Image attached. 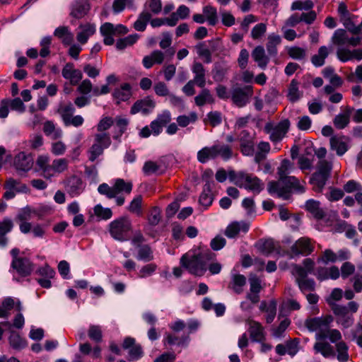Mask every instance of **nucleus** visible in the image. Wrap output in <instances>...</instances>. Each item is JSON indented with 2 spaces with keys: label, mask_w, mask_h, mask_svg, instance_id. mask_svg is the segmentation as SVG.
Wrapping results in <instances>:
<instances>
[{
  "label": "nucleus",
  "mask_w": 362,
  "mask_h": 362,
  "mask_svg": "<svg viewBox=\"0 0 362 362\" xmlns=\"http://www.w3.org/2000/svg\"><path fill=\"white\" fill-rule=\"evenodd\" d=\"M330 49L326 46H321L317 53L311 57V62L315 66H322L325 63V59L328 57Z\"/></svg>",
  "instance_id": "79ce46f5"
},
{
  "label": "nucleus",
  "mask_w": 362,
  "mask_h": 362,
  "mask_svg": "<svg viewBox=\"0 0 362 362\" xmlns=\"http://www.w3.org/2000/svg\"><path fill=\"white\" fill-rule=\"evenodd\" d=\"M252 94L253 89L251 86H246L243 88L238 87L233 89L231 99L237 106L243 107Z\"/></svg>",
  "instance_id": "f8f14e48"
},
{
  "label": "nucleus",
  "mask_w": 362,
  "mask_h": 362,
  "mask_svg": "<svg viewBox=\"0 0 362 362\" xmlns=\"http://www.w3.org/2000/svg\"><path fill=\"white\" fill-rule=\"evenodd\" d=\"M69 163L66 158L54 159L51 163L50 178L56 174H61L68 169Z\"/></svg>",
  "instance_id": "37998d69"
},
{
  "label": "nucleus",
  "mask_w": 362,
  "mask_h": 362,
  "mask_svg": "<svg viewBox=\"0 0 362 362\" xmlns=\"http://www.w3.org/2000/svg\"><path fill=\"white\" fill-rule=\"evenodd\" d=\"M13 166L18 173H27L33 166V158L30 153L19 152L13 159Z\"/></svg>",
  "instance_id": "9d476101"
},
{
  "label": "nucleus",
  "mask_w": 362,
  "mask_h": 362,
  "mask_svg": "<svg viewBox=\"0 0 362 362\" xmlns=\"http://www.w3.org/2000/svg\"><path fill=\"white\" fill-rule=\"evenodd\" d=\"M90 9L89 4L86 1H76L72 7L71 15L76 18L85 16Z\"/></svg>",
  "instance_id": "c03bdc74"
},
{
  "label": "nucleus",
  "mask_w": 362,
  "mask_h": 362,
  "mask_svg": "<svg viewBox=\"0 0 362 362\" xmlns=\"http://www.w3.org/2000/svg\"><path fill=\"white\" fill-rule=\"evenodd\" d=\"M33 211L28 208L23 209L17 214L16 220L18 222L19 229L22 233L26 234L31 231L32 224L28 222L31 219Z\"/></svg>",
  "instance_id": "f3484780"
},
{
  "label": "nucleus",
  "mask_w": 362,
  "mask_h": 362,
  "mask_svg": "<svg viewBox=\"0 0 362 362\" xmlns=\"http://www.w3.org/2000/svg\"><path fill=\"white\" fill-rule=\"evenodd\" d=\"M10 345L15 349H21L26 346V341L16 332H11L9 337Z\"/></svg>",
  "instance_id": "338daca9"
},
{
  "label": "nucleus",
  "mask_w": 362,
  "mask_h": 362,
  "mask_svg": "<svg viewBox=\"0 0 362 362\" xmlns=\"http://www.w3.org/2000/svg\"><path fill=\"white\" fill-rule=\"evenodd\" d=\"M95 33V24H92L90 23L81 24L78 26V32L76 35V40L79 43L84 45L88 42L89 37L93 35Z\"/></svg>",
  "instance_id": "cd10ccee"
},
{
  "label": "nucleus",
  "mask_w": 362,
  "mask_h": 362,
  "mask_svg": "<svg viewBox=\"0 0 362 362\" xmlns=\"http://www.w3.org/2000/svg\"><path fill=\"white\" fill-rule=\"evenodd\" d=\"M122 348L128 350L129 360H138L143 356L142 347L140 344L136 343L135 339L132 337H126L122 344Z\"/></svg>",
  "instance_id": "2eb2a0df"
},
{
  "label": "nucleus",
  "mask_w": 362,
  "mask_h": 362,
  "mask_svg": "<svg viewBox=\"0 0 362 362\" xmlns=\"http://www.w3.org/2000/svg\"><path fill=\"white\" fill-rule=\"evenodd\" d=\"M108 230L112 238L118 241L129 240L132 231V224L127 216H122L110 223Z\"/></svg>",
  "instance_id": "f257e3e1"
},
{
  "label": "nucleus",
  "mask_w": 362,
  "mask_h": 362,
  "mask_svg": "<svg viewBox=\"0 0 362 362\" xmlns=\"http://www.w3.org/2000/svg\"><path fill=\"white\" fill-rule=\"evenodd\" d=\"M267 189L270 194H276L279 197L287 199L291 189H294V185L279 179L277 181L269 182Z\"/></svg>",
  "instance_id": "1a4fd4ad"
},
{
  "label": "nucleus",
  "mask_w": 362,
  "mask_h": 362,
  "mask_svg": "<svg viewBox=\"0 0 362 362\" xmlns=\"http://www.w3.org/2000/svg\"><path fill=\"white\" fill-rule=\"evenodd\" d=\"M242 187L255 193H259L264 188V184L257 176L245 173Z\"/></svg>",
  "instance_id": "412c9836"
},
{
  "label": "nucleus",
  "mask_w": 362,
  "mask_h": 362,
  "mask_svg": "<svg viewBox=\"0 0 362 362\" xmlns=\"http://www.w3.org/2000/svg\"><path fill=\"white\" fill-rule=\"evenodd\" d=\"M171 120V115L169 111H164L158 115L156 119L150 124V128L154 135H158L164 126L168 124Z\"/></svg>",
  "instance_id": "5701e85b"
},
{
  "label": "nucleus",
  "mask_w": 362,
  "mask_h": 362,
  "mask_svg": "<svg viewBox=\"0 0 362 362\" xmlns=\"http://www.w3.org/2000/svg\"><path fill=\"white\" fill-rule=\"evenodd\" d=\"M51 163L47 155H39L35 160V170L40 172L46 179H50Z\"/></svg>",
  "instance_id": "393cba45"
},
{
  "label": "nucleus",
  "mask_w": 362,
  "mask_h": 362,
  "mask_svg": "<svg viewBox=\"0 0 362 362\" xmlns=\"http://www.w3.org/2000/svg\"><path fill=\"white\" fill-rule=\"evenodd\" d=\"M213 146L216 158L220 157L224 160H228L233 156V151L231 146L220 144Z\"/></svg>",
  "instance_id": "58836bf2"
},
{
  "label": "nucleus",
  "mask_w": 362,
  "mask_h": 362,
  "mask_svg": "<svg viewBox=\"0 0 362 362\" xmlns=\"http://www.w3.org/2000/svg\"><path fill=\"white\" fill-rule=\"evenodd\" d=\"M214 200V197L211 192L210 185L209 184L205 185L203 191L199 197V204L207 208L209 206Z\"/></svg>",
  "instance_id": "bf43d9fd"
},
{
  "label": "nucleus",
  "mask_w": 362,
  "mask_h": 362,
  "mask_svg": "<svg viewBox=\"0 0 362 362\" xmlns=\"http://www.w3.org/2000/svg\"><path fill=\"white\" fill-rule=\"evenodd\" d=\"M94 214L103 220L110 219L112 216V211L109 208H104L100 204H97L93 208Z\"/></svg>",
  "instance_id": "774afa93"
},
{
  "label": "nucleus",
  "mask_w": 362,
  "mask_h": 362,
  "mask_svg": "<svg viewBox=\"0 0 362 362\" xmlns=\"http://www.w3.org/2000/svg\"><path fill=\"white\" fill-rule=\"evenodd\" d=\"M196 49L198 55L206 64L211 62V52L204 42H201L196 45Z\"/></svg>",
  "instance_id": "69168bd1"
},
{
  "label": "nucleus",
  "mask_w": 362,
  "mask_h": 362,
  "mask_svg": "<svg viewBox=\"0 0 362 362\" xmlns=\"http://www.w3.org/2000/svg\"><path fill=\"white\" fill-rule=\"evenodd\" d=\"M203 15L209 25L214 26L218 23L217 10L215 7L207 5L203 8Z\"/></svg>",
  "instance_id": "09e8293b"
},
{
  "label": "nucleus",
  "mask_w": 362,
  "mask_h": 362,
  "mask_svg": "<svg viewBox=\"0 0 362 362\" xmlns=\"http://www.w3.org/2000/svg\"><path fill=\"white\" fill-rule=\"evenodd\" d=\"M305 207L317 220L322 219L325 216V213L320 207V203L318 201L310 199L306 202Z\"/></svg>",
  "instance_id": "f704fd0d"
},
{
  "label": "nucleus",
  "mask_w": 362,
  "mask_h": 362,
  "mask_svg": "<svg viewBox=\"0 0 362 362\" xmlns=\"http://www.w3.org/2000/svg\"><path fill=\"white\" fill-rule=\"evenodd\" d=\"M74 111L75 109L71 103L67 104H61L57 110V112L60 115L64 124L72 117Z\"/></svg>",
  "instance_id": "4d7b16f0"
},
{
  "label": "nucleus",
  "mask_w": 362,
  "mask_h": 362,
  "mask_svg": "<svg viewBox=\"0 0 362 362\" xmlns=\"http://www.w3.org/2000/svg\"><path fill=\"white\" fill-rule=\"evenodd\" d=\"M291 126L289 119H284L280 121L276 125L272 122H267L264 131L269 135V139L273 143L281 141L288 133Z\"/></svg>",
  "instance_id": "7ed1b4c3"
},
{
  "label": "nucleus",
  "mask_w": 362,
  "mask_h": 362,
  "mask_svg": "<svg viewBox=\"0 0 362 362\" xmlns=\"http://www.w3.org/2000/svg\"><path fill=\"white\" fill-rule=\"evenodd\" d=\"M337 358L339 362H347L349 358V346L344 341L337 342L335 345Z\"/></svg>",
  "instance_id": "6e6d98bb"
},
{
  "label": "nucleus",
  "mask_w": 362,
  "mask_h": 362,
  "mask_svg": "<svg viewBox=\"0 0 362 362\" xmlns=\"http://www.w3.org/2000/svg\"><path fill=\"white\" fill-rule=\"evenodd\" d=\"M151 18V14L148 11H143L135 21L134 28L138 31H144Z\"/></svg>",
  "instance_id": "680f3d73"
},
{
  "label": "nucleus",
  "mask_w": 362,
  "mask_h": 362,
  "mask_svg": "<svg viewBox=\"0 0 362 362\" xmlns=\"http://www.w3.org/2000/svg\"><path fill=\"white\" fill-rule=\"evenodd\" d=\"M326 335L323 332L316 334L317 341L315 343L313 349L315 353L322 354L325 358H331L336 356L334 346L329 342L325 341Z\"/></svg>",
  "instance_id": "6e6552de"
},
{
  "label": "nucleus",
  "mask_w": 362,
  "mask_h": 362,
  "mask_svg": "<svg viewBox=\"0 0 362 362\" xmlns=\"http://www.w3.org/2000/svg\"><path fill=\"white\" fill-rule=\"evenodd\" d=\"M314 247L310 240L306 238H300L291 247V257L302 255H308L313 252Z\"/></svg>",
  "instance_id": "4468645a"
},
{
  "label": "nucleus",
  "mask_w": 362,
  "mask_h": 362,
  "mask_svg": "<svg viewBox=\"0 0 362 362\" xmlns=\"http://www.w3.org/2000/svg\"><path fill=\"white\" fill-rule=\"evenodd\" d=\"M334 314L337 316V322L344 328L351 327L354 323V319L349 314L346 306L334 304L332 306Z\"/></svg>",
  "instance_id": "9b49d317"
},
{
  "label": "nucleus",
  "mask_w": 362,
  "mask_h": 362,
  "mask_svg": "<svg viewBox=\"0 0 362 362\" xmlns=\"http://www.w3.org/2000/svg\"><path fill=\"white\" fill-rule=\"evenodd\" d=\"M111 144V139L107 133H98L95 135L94 143L88 150L89 160L93 162L103 154V150Z\"/></svg>",
  "instance_id": "39448f33"
},
{
  "label": "nucleus",
  "mask_w": 362,
  "mask_h": 362,
  "mask_svg": "<svg viewBox=\"0 0 362 362\" xmlns=\"http://www.w3.org/2000/svg\"><path fill=\"white\" fill-rule=\"evenodd\" d=\"M252 57L262 69H264L269 61V58L265 54L264 47L262 46H257L253 49Z\"/></svg>",
  "instance_id": "e433bc0d"
},
{
  "label": "nucleus",
  "mask_w": 362,
  "mask_h": 362,
  "mask_svg": "<svg viewBox=\"0 0 362 362\" xmlns=\"http://www.w3.org/2000/svg\"><path fill=\"white\" fill-rule=\"evenodd\" d=\"M54 35L61 40L65 45H70L74 41V35L69 30L68 27L61 26L54 31Z\"/></svg>",
  "instance_id": "a19ab883"
},
{
  "label": "nucleus",
  "mask_w": 362,
  "mask_h": 362,
  "mask_svg": "<svg viewBox=\"0 0 362 362\" xmlns=\"http://www.w3.org/2000/svg\"><path fill=\"white\" fill-rule=\"evenodd\" d=\"M11 266L20 275L23 276L30 275L33 269V264L26 257L13 260Z\"/></svg>",
  "instance_id": "a878e982"
},
{
  "label": "nucleus",
  "mask_w": 362,
  "mask_h": 362,
  "mask_svg": "<svg viewBox=\"0 0 362 362\" xmlns=\"http://www.w3.org/2000/svg\"><path fill=\"white\" fill-rule=\"evenodd\" d=\"M43 132L52 140H57L62 136V129L57 128L52 121H46L43 124Z\"/></svg>",
  "instance_id": "4c0bfd02"
},
{
  "label": "nucleus",
  "mask_w": 362,
  "mask_h": 362,
  "mask_svg": "<svg viewBox=\"0 0 362 362\" xmlns=\"http://www.w3.org/2000/svg\"><path fill=\"white\" fill-rule=\"evenodd\" d=\"M63 77L70 81L71 85H76L83 77L82 72L79 69H76L71 63H67L62 71Z\"/></svg>",
  "instance_id": "4be33fe9"
},
{
  "label": "nucleus",
  "mask_w": 362,
  "mask_h": 362,
  "mask_svg": "<svg viewBox=\"0 0 362 362\" xmlns=\"http://www.w3.org/2000/svg\"><path fill=\"white\" fill-rule=\"evenodd\" d=\"M281 42L279 35L272 34L268 36V42L267 43V49L270 55H276L277 54L276 46Z\"/></svg>",
  "instance_id": "052dcab7"
},
{
  "label": "nucleus",
  "mask_w": 362,
  "mask_h": 362,
  "mask_svg": "<svg viewBox=\"0 0 362 362\" xmlns=\"http://www.w3.org/2000/svg\"><path fill=\"white\" fill-rule=\"evenodd\" d=\"M249 227V223L244 221L233 222L226 228L225 235L232 238L235 237L240 231L247 232Z\"/></svg>",
  "instance_id": "72a5a7b5"
},
{
  "label": "nucleus",
  "mask_w": 362,
  "mask_h": 362,
  "mask_svg": "<svg viewBox=\"0 0 362 362\" xmlns=\"http://www.w3.org/2000/svg\"><path fill=\"white\" fill-rule=\"evenodd\" d=\"M328 177H329L325 175L317 172L315 173L310 179V183L313 185V189L317 192H321L324 188Z\"/></svg>",
  "instance_id": "49530a36"
},
{
  "label": "nucleus",
  "mask_w": 362,
  "mask_h": 362,
  "mask_svg": "<svg viewBox=\"0 0 362 362\" xmlns=\"http://www.w3.org/2000/svg\"><path fill=\"white\" fill-rule=\"evenodd\" d=\"M240 149L244 156H252L254 153V144L250 134L243 131L240 134Z\"/></svg>",
  "instance_id": "c756f323"
},
{
  "label": "nucleus",
  "mask_w": 362,
  "mask_h": 362,
  "mask_svg": "<svg viewBox=\"0 0 362 362\" xmlns=\"http://www.w3.org/2000/svg\"><path fill=\"white\" fill-rule=\"evenodd\" d=\"M142 203V196L137 195L132 200L127 209L130 213L136 214L138 216H141L143 215Z\"/></svg>",
  "instance_id": "13d9d810"
},
{
  "label": "nucleus",
  "mask_w": 362,
  "mask_h": 362,
  "mask_svg": "<svg viewBox=\"0 0 362 362\" xmlns=\"http://www.w3.org/2000/svg\"><path fill=\"white\" fill-rule=\"evenodd\" d=\"M189 336H182L181 337H179L175 334L166 333L164 344L168 343L169 345L187 346L189 343Z\"/></svg>",
  "instance_id": "a18cd8bd"
},
{
  "label": "nucleus",
  "mask_w": 362,
  "mask_h": 362,
  "mask_svg": "<svg viewBox=\"0 0 362 362\" xmlns=\"http://www.w3.org/2000/svg\"><path fill=\"white\" fill-rule=\"evenodd\" d=\"M112 96L116 100L117 104L128 100L132 96L131 86L127 83L122 84L120 87L114 90Z\"/></svg>",
  "instance_id": "2f4dec72"
},
{
  "label": "nucleus",
  "mask_w": 362,
  "mask_h": 362,
  "mask_svg": "<svg viewBox=\"0 0 362 362\" xmlns=\"http://www.w3.org/2000/svg\"><path fill=\"white\" fill-rule=\"evenodd\" d=\"M294 168L293 163L288 159L281 160L280 165L277 168V175L279 179L285 180L287 183L294 185V190L298 192H304L305 188L300 181L294 176H289L292 170Z\"/></svg>",
  "instance_id": "f03ea898"
},
{
  "label": "nucleus",
  "mask_w": 362,
  "mask_h": 362,
  "mask_svg": "<svg viewBox=\"0 0 362 362\" xmlns=\"http://www.w3.org/2000/svg\"><path fill=\"white\" fill-rule=\"evenodd\" d=\"M337 56L338 59L343 62L354 59L359 61L362 59V49H355L351 50L348 48H339L337 50Z\"/></svg>",
  "instance_id": "7c9ffc66"
},
{
  "label": "nucleus",
  "mask_w": 362,
  "mask_h": 362,
  "mask_svg": "<svg viewBox=\"0 0 362 362\" xmlns=\"http://www.w3.org/2000/svg\"><path fill=\"white\" fill-rule=\"evenodd\" d=\"M350 253L346 249H341L335 252L332 249H325L318 258V262H322L324 264L329 263H335L337 262H341L346 260L349 258Z\"/></svg>",
  "instance_id": "0eeeda50"
},
{
  "label": "nucleus",
  "mask_w": 362,
  "mask_h": 362,
  "mask_svg": "<svg viewBox=\"0 0 362 362\" xmlns=\"http://www.w3.org/2000/svg\"><path fill=\"white\" fill-rule=\"evenodd\" d=\"M303 95V93L299 90L298 82L295 79H293L289 84L288 88L287 97L288 100L292 102L298 101Z\"/></svg>",
  "instance_id": "3c124183"
},
{
  "label": "nucleus",
  "mask_w": 362,
  "mask_h": 362,
  "mask_svg": "<svg viewBox=\"0 0 362 362\" xmlns=\"http://www.w3.org/2000/svg\"><path fill=\"white\" fill-rule=\"evenodd\" d=\"M329 142L331 149L335 151L338 156L344 155L348 150L349 139L344 136H334Z\"/></svg>",
  "instance_id": "bb28decb"
},
{
  "label": "nucleus",
  "mask_w": 362,
  "mask_h": 362,
  "mask_svg": "<svg viewBox=\"0 0 362 362\" xmlns=\"http://www.w3.org/2000/svg\"><path fill=\"white\" fill-rule=\"evenodd\" d=\"M212 159H216L214 146H205L197 152V160L201 163Z\"/></svg>",
  "instance_id": "8fccbe9b"
},
{
  "label": "nucleus",
  "mask_w": 362,
  "mask_h": 362,
  "mask_svg": "<svg viewBox=\"0 0 362 362\" xmlns=\"http://www.w3.org/2000/svg\"><path fill=\"white\" fill-rule=\"evenodd\" d=\"M214 101L209 90L202 88V91L194 98L195 104L197 106H203L206 103H213Z\"/></svg>",
  "instance_id": "5fc2aeb1"
},
{
  "label": "nucleus",
  "mask_w": 362,
  "mask_h": 362,
  "mask_svg": "<svg viewBox=\"0 0 362 362\" xmlns=\"http://www.w3.org/2000/svg\"><path fill=\"white\" fill-rule=\"evenodd\" d=\"M165 59V53L161 50L156 49L143 58L142 64L146 69H148L155 64H162Z\"/></svg>",
  "instance_id": "b1692460"
},
{
  "label": "nucleus",
  "mask_w": 362,
  "mask_h": 362,
  "mask_svg": "<svg viewBox=\"0 0 362 362\" xmlns=\"http://www.w3.org/2000/svg\"><path fill=\"white\" fill-rule=\"evenodd\" d=\"M245 322L248 325V332L252 341L261 342L264 340V327L259 322L251 318L247 319Z\"/></svg>",
  "instance_id": "dca6fc26"
},
{
  "label": "nucleus",
  "mask_w": 362,
  "mask_h": 362,
  "mask_svg": "<svg viewBox=\"0 0 362 362\" xmlns=\"http://www.w3.org/2000/svg\"><path fill=\"white\" fill-rule=\"evenodd\" d=\"M139 39L137 34L130 35L126 37L119 39L117 41L116 47L119 50H122L128 46L133 45Z\"/></svg>",
  "instance_id": "0e129e2a"
},
{
  "label": "nucleus",
  "mask_w": 362,
  "mask_h": 362,
  "mask_svg": "<svg viewBox=\"0 0 362 362\" xmlns=\"http://www.w3.org/2000/svg\"><path fill=\"white\" fill-rule=\"evenodd\" d=\"M100 32L104 37V44L106 45H112L115 42L113 38L114 35H125L129 32V30L126 26L122 24L114 25L111 23H105L100 26Z\"/></svg>",
  "instance_id": "20e7f679"
},
{
  "label": "nucleus",
  "mask_w": 362,
  "mask_h": 362,
  "mask_svg": "<svg viewBox=\"0 0 362 362\" xmlns=\"http://www.w3.org/2000/svg\"><path fill=\"white\" fill-rule=\"evenodd\" d=\"M332 321V316L329 315L320 317H311L305 321V326L311 332L320 331L327 329Z\"/></svg>",
  "instance_id": "ddd939ff"
},
{
  "label": "nucleus",
  "mask_w": 362,
  "mask_h": 362,
  "mask_svg": "<svg viewBox=\"0 0 362 362\" xmlns=\"http://www.w3.org/2000/svg\"><path fill=\"white\" fill-rule=\"evenodd\" d=\"M114 187L116 196L122 192L129 194L132 190L133 184L131 181H125L123 179L118 178L115 180Z\"/></svg>",
  "instance_id": "de8ad7c7"
},
{
  "label": "nucleus",
  "mask_w": 362,
  "mask_h": 362,
  "mask_svg": "<svg viewBox=\"0 0 362 362\" xmlns=\"http://www.w3.org/2000/svg\"><path fill=\"white\" fill-rule=\"evenodd\" d=\"M4 188L6 189L13 190L15 192L27 193L29 191V189L27 187V185L21 184L19 181L11 177L8 178L4 184Z\"/></svg>",
  "instance_id": "603ef678"
},
{
  "label": "nucleus",
  "mask_w": 362,
  "mask_h": 362,
  "mask_svg": "<svg viewBox=\"0 0 362 362\" xmlns=\"http://www.w3.org/2000/svg\"><path fill=\"white\" fill-rule=\"evenodd\" d=\"M315 276L319 281H325L328 279L336 280L340 276L339 269L334 265L329 267H320L317 269Z\"/></svg>",
  "instance_id": "aec40b11"
},
{
  "label": "nucleus",
  "mask_w": 362,
  "mask_h": 362,
  "mask_svg": "<svg viewBox=\"0 0 362 362\" xmlns=\"http://www.w3.org/2000/svg\"><path fill=\"white\" fill-rule=\"evenodd\" d=\"M156 103L150 97H146L144 99L136 101L131 107L130 112L135 115L139 112L148 114L155 107Z\"/></svg>",
  "instance_id": "a211bd4d"
},
{
  "label": "nucleus",
  "mask_w": 362,
  "mask_h": 362,
  "mask_svg": "<svg viewBox=\"0 0 362 362\" xmlns=\"http://www.w3.org/2000/svg\"><path fill=\"white\" fill-rule=\"evenodd\" d=\"M323 76L327 79L330 84L336 88H340L343 84V79L335 73L334 69L327 66L322 71Z\"/></svg>",
  "instance_id": "c9c22d12"
},
{
  "label": "nucleus",
  "mask_w": 362,
  "mask_h": 362,
  "mask_svg": "<svg viewBox=\"0 0 362 362\" xmlns=\"http://www.w3.org/2000/svg\"><path fill=\"white\" fill-rule=\"evenodd\" d=\"M246 284V278L242 274H233L231 281L228 284V288L232 289L235 293L240 294L243 291V287Z\"/></svg>",
  "instance_id": "ea45409f"
},
{
  "label": "nucleus",
  "mask_w": 362,
  "mask_h": 362,
  "mask_svg": "<svg viewBox=\"0 0 362 362\" xmlns=\"http://www.w3.org/2000/svg\"><path fill=\"white\" fill-rule=\"evenodd\" d=\"M180 264L192 274L202 276L204 272V263L202 255L188 257L185 255L180 259Z\"/></svg>",
  "instance_id": "423d86ee"
},
{
  "label": "nucleus",
  "mask_w": 362,
  "mask_h": 362,
  "mask_svg": "<svg viewBox=\"0 0 362 362\" xmlns=\"http://www.w3.org/2000/svg\"><path fill=\"white\" fill-rule=\"evenodd\" d=\"M192 71L194 74V78L192 80L196 82V85L203 88L206 85V69L203 64L194 62L192 66Z\"/></svg>",
  "instance_id": "c85d7f7f"
},
{
  "label": "nucleus",
  "mask_w": 362,
  "mask_h": 362,
  "mask_svg": "<svg viewBox=\"0 0 362 362\" xmlns=\"http://www.w3.org/2000/svg\"><path fill=\"white\" fill-rule=\"evenodd\" d=\"M85 185L82 180L76 176L70 177L67 182V192L71 197L79 195L84 189Z\"/></svg>",
  "instance_id": "473e14b6"
},
{
  "label": "nucleus",
  "mask_w": 362,
  "mask_h": 362,
  "mask_svg": "<svg viewBox=\"0 0 362 362\" xmlns=\"http://www.w3.org/2000/svg\"><path fill=\"white\" fill-rule=\"evenodd\" d=\"M198 119L197 114L192 112L189 115H182L177 117V123L180 127H186L190 124H194Z\"/></svg>",
  "instance_id": "e2e57ef3"
},
{
  "label": "nucleus",
  "mask_w": 362,
  "mask_h": 362,
  "mask_svg": "<svg viewBox=\"0 0 362 362\" xmlns=\"http://www.w3.org/2000/svg\"><path fill=\"white\" fill-rule=\"evenodd\" d=\"M348 33L344 29H337L334 31L331 41L333 45L337 46L346 45L348 40Z\"/></svg>",
  "instance_id": "864d4df0"
},
{
  "label": "nucleus",
  "mask_w": 362,
  "mask_h": 362,
  "mask_svg": "<svg viewBox=\"0 0 362 362\" xmlns=\"http://www.w3.org/2000/svg\"><path fill=\"white\" fill-rule=\"evenodd\" d=\"M13 308L21 312L22 310L21 303L18 299L7 297L3 300L0 305V317L7 318L11 315L10 311Z\"/></svg>",
  "instance_id": "6ab92c4d"
}]
</instances>
